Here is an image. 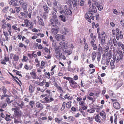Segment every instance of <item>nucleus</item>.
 Instances as JSON below:
<instances>
[{
	"instance_id": "f257e3e1",
	"label": "nucleus",
	"mask_w": 124,
	"mask_h": 124,
	"mask_svg": "<svg viewBox=\"0 0 124 124\" xmlns=\"http://www.w3.org/2000/svg\"><path fill=\"white\" fill-rule=\"evenodd\" d=\"M12 110L14 111V117H21L23 113L19 108L17 107L16 108H12Z\"/></svg>"
},
{
	"instance_id": "f03ea898",
	"label": "nucleus",
	"mask_w": 124,
	"mask_h": 124,
	"mask_svg": "<svg viewBox=\"0 0 124 124\" xmlns=\"http://www.w3.org/2000/svg\"><path fill=\"white\" fill-rule=\"evenodd\" d=\"M118 54V55L116 56V62L117 63L120 60L123 61L124 59V55L122 51L119 48L116 51Z\"/></svg>"
},
{
	"instance_id": "7ed1b4c3",
	"label": "nucleus",
	"mask_w": 124,
	"mask_h": 124,
	"mask_svg": "<svg viewBox=\"0 0 124 124\" xmlns=\"http://www.w3.org/2000/svg\"><path fill=\"white\" fill-rule=\"evenodd\" d=\"M86 96H84L83 99L81 96H80L77 98L76 100L77 101L79 102V104L80 105L83 106L85 105L86 103L85 101L86 100Z\"/></svg>"
},
{
	"instance_id": "20e7f679",
	"label": "nucleus",
	"mask_w": 124,
	"mask_h": 124,
	"mask_svg": "<svg viewBox=\"0 0 124 124\" xmlns=\"http://www.w3.org/2000/svg\"><path fill=\"white\" fill-rule=\"evenodd\" d=\"M61 48L59 47L56 46L54 48L55 51L54 53V55L57 59H60V55L61 52Z\"/></svg>"
},
{
	"instance_id": "39448f33",
	"label": "nucleus",
	"mask_w": 124,
	"mask_h": 124,
	"mask_svg": "<svg viewBox=\"0 0 124 124\" xmlns=\"http://www.w3.org/2000/svg\"><path fill=\"white\" fill-rule=\"evenodd\" d=\"M43 8L45 12L43 13V16L44 19H46L48 16L47 14L49 12V8L46 5H44L43 6Z\"/></svg>"
},
{
	"instance_id": "423d86ee",
	"label": "nucleus",
	"mask_w": 124,
	"mask_h": 124,
	"mask_svg": "<svg viewBox=\"0 0 124 124\" xmlns=\"http://www.w3.org/2000/svg\"><path fill=\"white\" fill-rule=\"evenodd\" d=\"M24 22L25 23V26L28 27L30 29H32L33 28V24L32 22H29L27 19H25L24 20Z\"/></svg>"
},
{
	"instance_id": "0eeeda50",
	"label": "nucleus",
	"mask_w": 124,
	"mask_h": 124,
	"mask_svg": "<svg viewBox=\"0 0 124 124\" xmlns=\"http://www.w3.org/2000/svg\"><path fill=\"white\" fill-rule=\"evenodd\" d=\"M54 99L53 97L52 94L47 95V97H46L44 98V100L47 103H49L52 101H53Z\"/></svg>"
},
{
	"instance_id": "6e6552de",
	"label": "nucleus",
	"mask_w": 124,
	"mask_h": 124,
	"mask_svg": "<svg viewBox=\"0 0 124 124\" xmlns=\"http://www.w3.org/2000/svg\"><path fill=\"white\" fill-rule=\"evenodd\" d=\"M95 4H92V9L89 8L88 9V14L92 15L93 14V12L96 13L97 12V10L96 7L94 6Z\"/></svg>"
},
{
	"instance_id": "1a4fd4ad",
	"label": "nucleus",
	"mask_w": 124,
	"mask_h": 124,
	"mask_svg": "<svg viewBox=\"0 0 124 124\" xmlns=\"http://www.w3.org/2000/svg\"><path fill=\"white\" fill-rule=\"evenodd\" d=\"M77 0H68L66 3L70 6H71L72 4L74 7H77Z\"/></svg>"
},
{
	"instance_id": "9d476101",
	"label": "nucleus",
	"mask_w": 124,
	"mask_h": 124,
	"mask_svg": "<svg viewBox=\"0 0 124 124\" xmlns=\"http://www.w3.org/2000/svg\"><path fill=\"white\" fill-rule=\"evenodd\" d=\"M51 23L49 24L50 25H52V26L55 27V26H57L56 24H59L60 23L58 22V20L57 19L54 18L52 19L51 20Z\"/></svg>"
},
{
	"instance_id": "9b49d317",
	"label": "nucleus",
	"mask_w": 124,
	"mask_h": 124,
	"mask_svg": "<svg viewBox=\"0 0 124 124\" xmlns=\"http://www.w3.org/2000/svg\"><path fill=\"white\" fill-rule=\"evenodd\" d=\"M70 84L71 87L73 88H76L78 87V85L77 83L73 79L71 80L70 82Z\"/></svg>"
},
{
	"instance_id": "f8f14e48",
	"label": "nucleus",
	"mask_w": 124,
	"mask_h": 124,
	"mask_svg": "<svg viewBox=\"0 0 124 124\" xmlns=\"http://www.w3.org/2000/svg\"><path fill=\"white\" fill-rule=\"evenodd\" d=\"M54 27L52 28L51 31L52 34L55 35L58 33L59 28L57 26H55Z\"/></svg>"
},
{
	"instance_id": "ddd939ff",
	"label": "nucleus",
	"mask_w": 124,
	"mask_h": 124,
	"mask_svg": "<svg viewBox=\"0 0 124 124\" xmlns=\"http://www.w3.org/2000/svg\"><path fill=\"white\" fill-rule=\"evenodd\" d=\"M85 17L86 20H87L88 22L91 23V19L93 20L94 19V16L92 15L90 17L86 13L85 15Z\"/></svg>"
},
{
	"instance_id": "4468645a",
	"label": "nucleus",
	"mask_w": 124,
	"mask_h": 124,
	"mask_svg": "<svg viewBox=\"0 0 124 124\" xmlns=\"http://www.w3.org/2000/svg\"><path fill=\"white\" fill-rule=\"evenodd\" d=\"M10 58L8 56H5L4 58V59L1 62V63L4 65H6L7 64L6 62H9V63Z\"/></svg>"
},
{
	"instance_id": "2eb2a0df",
	"label": "nucleus",
	"mask_w": 124,
	"mask_h": 124,
	"mask_svg": "<svg viewBox=\"0 0 124 124\" xmlns=\"http://www.w3.org/2000/svg\"><path fill=\"white\" fill-rule=\"evenodd\" d=\"M6 20L5 19H3L1 21L2 23L1 25V28L3 30L5 29L7 26V23L6 22Z\"/></svg>"
},
{
	"instance_id": "dca6fc26",
	"label": "nucleus",
	"mask_w": 124,
	"mask_h": 124,
	"mask_svg": "<svg viewBox=\"0 0 124 124\" xmlns=\"http://www.w3.org/2000/svg\"><path fill=\"white\" fill-rule=\"evenodd\" d=\"M63 117L64 119H67V121L68 122H73L74 121L75 118L72 116H70L67 117L65 116H63Z\"/></svg>"
},
{
	"instance_id": "f3484780",
	"label": "nucleus",
	"mask_w": 124,
	"mask_h": 124,
	"mask_svg": "<svg viewBox=\"0 0 124 124\" xmlns=\"http://www.w3.org/2000/svg\"><path fill=\"white\" fill-rule=\"evenodd\" d=\"M21 117H14V122L15 124H21L22 121L21 120Z\"/></svg>"
},
{
	"instance_id": "a211bd4d",
	"label": "nucleus",
	"mask_w": 124,
	"mask_h": 124,
	"mask_svg": "<svg viewBox=\"0 0 124 124\" xmlns=\"http://www.w3.org/2000/svg\"><path fill=\"white\" fill-rule=\"evenodd\" d=\"M16 103L17 105L20 107L22 109L24 108V103L22 101L18 100L17 102H16Z\"/></svg>"
},
{
	"instance_id": "6ab92c4d",
	"label": "nucleus",
	"mask_w": 124,
	"mask_h": 124,
	"mask_svg": "<svg viewBox=\"0 0 124 124\" xmlns=\"http://www.w3.org/2000/svg\"><path fill=\"white\" fill-rule=\"evenodd\" d=\"M35 87L33 86L32 85L30 84L28 87V91L29 93L31 94H32L35 91Z\"/></svg>"
},
{
	"instance_id": "aec40b11",
	"label": "nucleus",
	"mask_w": 124,
	"mask_h": 124,
	"mask_svg": "<svg viewBox=\"0 0 124 124\" xmlns=\"http://www.w3.org/2000/svg\"><path fill=\"white\" fill-rule=\"evenodd\" d=\"M116 38L117 40H119L120 39H122L123 36V31L121 30L120 31V33L119 34H116Z\"/></svg>"
},
{
	"instance_id": "412c9836",
	"label": "nucleus",
	"mask_w": 124,
	"mask_h": 124,
	"mask_svg": "<svg viewBox=\"0 0 124 124\" xmlns=\"http://www.w3.org/2000/svg\"><path fill=\"white\" fill-rule=\"evenodd\" d=\"M95 40L94 39H92L90 42V44L93 47V49L94 50H96L97 49V46L96 44L94 43Z\"/></svg>"
},
{
	"instance_id": "4be33fe9",
	"label": "nucleus",
	"mask_w": 124,
	"mask_h": 124,
	"mask_svg": "<svg viewBox=\"0 0 124 124\" xmlns=\"http://www.w3.org/2000/svg\"><path fill=\"white\" fill-rule=\"evenodd\" d=\"M113 60H111V61L110 63V65L111 66L110 68L112 70L114 69L115 67L114 62H115L116 60V57H113Z\"/></svg>"
},
{
	"instance_id": "5701e85b",
	"label": "nucleus",
	"mask_w": 124,
	"mask_h": 124,
	"mask_svg": "<svg viewBox=\"0 0 124 124\" xmlns=\"http://www.w3.org/2000/svg\"><path fill=\"white\" fill-rule=\"evenodd\" d=\"M114 108L116 109H118L120 108V105L119 103L117 102H115L113 104Z\"/></svg>"
},
{
	"instance_id": "b1692460",
	"label": "nucleus",
	"mask_w": 124,
	"mask_h": 124,
	"mask_svg": "<svg viewBox=\"0 0 124 124\" xmlns=\"http://www.w3.org/2000/svg\"><path fill=\"white\" fill-rule=\"evenodd\" d=\"M64 98L65 99H67L68 100L71 101L73 99V97L70 95L69 94H67L65 95L64 96Z\"/></svg>"
},
{
	"instance_id": "393cba45",
	"label": "nucleus",
	"mask_w": 124,
	"mask_h": 124,
	"mask_svg": "<svg viewBox=\"0 0 124 124\" xmlns=\"http://www.w3.org/2000/svg\"><path fill=\"white\" fill-rule=\"evenodd\" d=\"M65 11L66 14L68 15H70L72 14V12L70 9L69 8H67V6H65Z\"/></svg>"
},
{
	"instance_id": "a878e982",
	"label": "nucleus",
	"mask_w": 124,
	"mask_h": 124,
	"mask_svg": "<svg viewBox=\"0 0 124 124\" xmlns=\"http://www.w3.org/2000/svg\"><path fill=\"white\" fill-rule=\"evenodd\" d=\"M95 120L97 122L100 123L101 122V117L99 116V114H97L95 117Z\"/></svg>"
},
{
	"instance_id": "bb28decb",
	"label": "nucleus",
	"mask_w": 124,
	"mask_h": 124,
	"mask_svg": "<svg viewBox=\"0 0 124 124\" xmlns=\"http://www.w3.org/2000/svg\"><path fill=\"white\" fill-rule=\"evenodd\" d=\"M37 18L39 22V24L42 26H44V23L43 20L41 19V18L39 16H37Z\"/></svg>"
},
{
	"instance_id": "cd10ccee",
	"label": "nucleus",
	"mask_w": 124,
	"mask_h": 124,
	"mask_svg": "<svg viewBox=\"0 0 124 124\" xmlns=\"http://www.w3.org/2000/svg\"><path fill=\"white\" fill-rule=\"evenodd\" d=\"M24 68L25 70H27L31 69L32 68V67L31 65H28L27 63H25Z\"/></svg>"
},
{
	"instance_id": "c85d7f7f",
	"label": "nucleus",
	"mask_w": 124,
	"mask_h": 124,
	"mask_svg": "<svg viewBox=\"0 0 124 124\" xmlns=\"http://www.w3.org/2000/svg\"><path fill=\"white\" fill-rule=\"evenodd\" d=\"M36 106L37 107L40 108V110L43 108V105L41 103L38 102H37Z\"/></svg>"
},
{
	"instance_id": "c756f323",
	"label": "nucleus",
	"mask_w": 124,
	"mask_h": 124,
	"mask_svg": "<svg viewBox=\"0 0 124 124\" xmlns=\"http://www.w3.org/2000/svg\"><path fill=\"white\" fill-rule=\"evenodd\" d=\"M108 56V58H107L106 59V64L107 65H108L109 64L110 59L112 57L109 54L107 55L106 56Z\"/></svg>"
},
{
	"instance_id": "7c9ffc66",
	"label": "nucleus",
	"mask_w": 124,
	"mask_h": 124,
	"mask_svg": "<svg viewBox=\"0 0 124 124\" xmlns=\"http://www.w3.org/2000/svg\"><path fill=\"white\" fill-rule=\"evenodd\" d=\"M71 103L72 101H71L67 102L66 103V107L68 109L70 108L72 106Z\"/></svg>"
},
{
	"instance_id": "2f4dec72",
	"label": "nucleus",
	"mask_w": 124,
	"mask_h": 124,
	"mask_svg": "<svg viewBox=\"0 0 124 124\" xmlns=\"http://www.w3.org/2000/svg\"><path fill=\"white\" fill-rule=\"evenodd\" d=\"M17 24H15L14 25L12 26V28L14 30H17L19 32L20 31V29L19 28H17L16 27Z\"/></svg>"
},
{
	"instance_id": "473e14b6",
	"label": "nucleus",
	"mask_w": 124,
	"mask_h": 124,
	"mask_svg": "<svg viewBox=\"0 0 124 124\" xmlns=\"http://www.w3.org/2000/svg\"><path fill=\"white\" fill-rule=\"evenodd\" d=\"M30 74L33 78L34 79H36V78L37 75L35 72H31L30 73Z\"/></svg>"
},
{
	"instance_id": "72a5a7b5",
	"label": "nucleus",
	"mask_w": 124,
	"mask_h": 124,
	"mask_svg": "<svg viewBox=\"0 0 124 124\" xmlns=\"http://www.w3.org/2000/svg\"><path fill=\"white\" fill-rule=\"evenodd\" d=\"M7 27L8 28V31L9 32L10 35H11V24L9 23H7Z\"/></svg>"
},
{
	"instance_id": "f704fd0d",
	"label": "nucleus",
	"mask_w": 124,
	"mask_h": 124,
	"mask_svg": "<svg viewBox=\"0 0 124 124\" xmlns=\"http://www.w3.org/2000/svg\"><path fill=\"white\" fill-rule=\"evenodd\" d=\"M103 112H100L99 114L100 116L102 117L103 119H105L106 118V114L103 111H102Z\"/></svg>"
},
{
	"instance_id": "c9c22d12",
	"label": "nucleus",
	"mask_w": 124,
	"mask_h": 124,
	"mask_svg": "<svg viewBox=\"0 0 124 124\" xmlns=\"http://www.w3.org/2000/svg\"><path fill=\"white\" fill-rule=\"evenodd\" d=\"M96 53L95 51H93L92 53L91 57L92 58V60L93 62L94 61L96 57Z\"/></svg>"
},
{
	"instance_id": "e433bc0d",
	"label": "nucleus",
	"mask_w": 124,
	"mask_h": 124,
	"mask_svg": "<svg viewBox=\"0 0 124 124\" xmlns=\"http://www.w3.org/2000/svg\"><path fill=\"white\" fill-rule=\"evenodd\" d=\"M118 46L119 47H121L124 52V44L122 43L121 42H118Z\"/></svg>"
},
{
	"instance_id": "4c0bfd02",
	"label": "nucleus",
	"mask_w": 124,
	"mask_h": 124,
	"mask_svg": "<svg viewBox=\"0 0 124 124\" xmlns=\"http://www.w3.org/2000/svg\"><path fill=\"white\" fill-rule=\"evenodd\" d=\"M28 57L26 56L23 55V58L22 59V61L23 62H26L28 60Z\"/></svg>"
},
{
	"instance_id": "58836bf2",
	"label": "nucleus",
	"mask_w": 124,
	"mask_h": 124,
	"mask_svg": "<svg viewBox=\"0 0 124 124\" xmlns=\"http://www.w3.org/2000/svg\"><path fill=\"white\" fill-rule=\"evenodd\" d=\"M13 61H17L19 59V56L16 54H15L13 57Z\"/></svg>"
},
{
	"instance_id": "ea45409f",
	"label": "nucleus",
	"mask_w": 124,
	"mask_h": 124,
	"mask_svg": "<svg viewBox=\"0 0 124 124\" xmlns=\"http://www.w3.org/2000/svg\"><path fill=\"white\" fill-rule=\"evenodd\" d=\"M18 46L19 47L22 48L23 47L25 49H27L26 46L25 45L23 44L22 42H20L18 44Z\"/></svg>"
},
{
	"instance_id": "a19ab883",
	"label": "nucleus",
	"mask_w": 124,
	"mask_h": 124,
	"mask_svg": "<svg viewBox=\"0 0 124 124\" xmlns=\"http://www.w3.org/2000/svg\"><path fill=\"white\" fill-rule=\"evenodd\" d=\"M95 111V108H92L90 109H88L87 111L90 113H94Z\"/></svg>"
},
{
	"instance_id": "79ce46f5",
	"label": "nucleus",
	"mask_w": 124,
	"mask_h": 124,
	"mask_svg": "<svg viewBox=\"0 0 124 124\" xmlns=\"http://www.w3.org/2000/svg\"><path fill=\"white\" fill-rule=\"evenodd\" d=\"M22 7L24 10H26L27 9V4L26 3L24 2L22 4Z\"/></svg>"
},
{
	"instance_id": "37998d69",
	"label": "nucleus",
	"mask_w": 124,
	"mask_h": 124,
	"mask_svg": "<svg viewBox=\"0 0 124 124\" xmlns=\"http://www.w3.org/2000/svg\"><path fill=\"white\" fill-rule=\"evenodd\" d=\"M59 12L62 15H64L65 14L64 10L63 8L61 7L59 8Z\"/></svg>"
},
{
	"instance_id": "c03bdc74",
	"label": "nucleus",
	"mask_w": 124,
	"mask_h": 124,
	"mask_svg": "<svg viewBox=\"0 0 124 124\" xmlns=\"http://www.w3.org/2000/svg\"><path fill=\"white\" fill-rule=\"evenodd\" d=\"M25 13L21 12H20V14L21 16L22 17H25L26 16H27V14L28 13V12L27 10H25L24 11Z\"/></svg>"
},
{
	"instance_id": "a18cd8bd",
	"label": "nucleus",
	"mask_w": 124,
	"mask_h": 124,
	"mask_svg": "<svg viewBox=\"0 0 124 124\" xmlns=\"http://www.w3.org/2000/svg\"><path fill=\"white\" fill-rule=\"evenodd\" d=\"M113 43L114 46L116 47L118 45V43L115 38H114L113 39Z\"/></svg>"
},
{
	"instance_id": "49530a36",
	"label": "nucleus",
	"mask_w": 124,
	"mask_h": 124,
	"mask_svg": "<svg viewBox=\"0 0 124 124\" xmlns=\"http://www.w3.org/2000/svg\"><path fill=\"white\" fill-rule=\"evenodd\" d=\"M54 120L56 122L58 123H60L63 120V118H61L59 119L58 118L56 117Z\"/></svg>"
},
{
	"instance_id": "de8ad7c7",
	"label": "nucleus",
	"mask_w": 124,
	"mask_h": 124,
	"mask_svg": "<svg viewBox=\"0 0 124 124\" xmlns=\"http://www.w3.org/2000/svg\"><path fill=\"white\" fill-rule=\"evenodd\" d=\"M7 106V104L6 103H3L2 102L0 103V107L1 108H5Z\"/></svg>"
},
{
	"instance_id": "09e8293b",
	"label": "nucleus",
	"mask_w": 124,
	"mask_h": 124,
	"mask_svg": "<svg viewBox=\"0 0 124 124\" xmlns=\"http://www.w3.org/2000/svg\"><path fill=\"white\" fill-rule=\"evenodd\" d=\"M94 6L95 7L96 6L98 8L99 10L100 11L103 8L102 6H101L100 5L99 3L98 4H96L95 6L94 5Z\"/></svg>"
},
{
	"instance_id": "8fccbe9b",
	"label": "nucleus",
	"mask_w": 124,
	"mask_h": 124,
	"mask_svg": "<svg viewBox=\"0 0 124 124\" xmlns=\"http://www.w3.org/2000/svg\"><path fill=\"white\" fill-rule=\"evenodd\" d=\"M34 104V103L33 101H30L29 103V105L30 106V108H33Z\"/></svg>"
},
{
	"instance_id": "3c124183",
	"label": "nucleus",
	"mask_w": 124,
	"mask_h": 124,
	"mask_svg": "<svg viewBox=\"0 0 124 124\" xmlns=\"http://www.w3.org/2000/svg\"><path fill=\"white\" fill-rule=\"evenodd\" d=\"M46 77L47 78L49 79L50 78V74L49 72H45L44 73Z\"/></svg>"
},
{
	"instance_id": "603ef678",
	"label": "nucleus",
	"mask_w": 124,
	"mask_h": 124,
	"mask_svg": "<svg viewBox=\"0 0 124 124\" xmlns=\"http://www.w3.org/2000/svg\"><path fill=\"white\" fill-rule=\"evenodd\" d=\"M5 119L7 121H10L11 120V118L10 115H6Z\"/></svg>"
},
{
	"instance_id": "864d4df0",
	"label": "nucleus",
	"mask_w": 124,
	"mask_h": 124,
	"mask_svg": "<svg viewBox=\"0 0 124 124\" xmlns=\"http://www.w3.org/2000/svg\"><path fill=\"white\" fill-rule=\"evenodd\" d=\"M105 39V37L104 36H103L102 37L101 40V45L102 46L104 45Z\"/></svg>"
},
{
	"instance_id": "5fc2aeb1",
	"label": "nucleus",
	"mask_w": 124,
	"mask_h": 124,
	"mask_svg": "<svg viewBox=\"0 0 124 124\" xmlns=\"http://www.w3.org/2000/svg\"><path fill=\"white\" fill-rule=\"evenodd\" d=\"M12 72H13L16 73V75H19L20 76H21V77L22 76L21 74L20 73V72L17 70H13Z\"/></svg>"
},
{
	"instance_id": "6e6d98bb",
	"label": "nucleus",
	"mask_w": 124,
	"mask_h": 124,
	"mask_svg": "<svg viewBox=\"0 0 124 124\" xmlns=\"http://www.w3.org/2000/svg\"><path fill=\"white\" fill-rule=\"evenodd\" d=\"M2 90L3 93L5 94L7 91V89L6 88L5 86H3L2 87Z\"/></svg>"
},
{
	"instance_id": "4d7b16f0",
	"label": "nucleus",
	"mask_w": 124,
	"mask_h": 124,
	"mask_svg": "<svg viewBox=\"0 0 124 124\" xmlns=\"http://www.w3.org/2000/svg\"><path fill=\"white\" fill-rule=\"evenodd\" d=\"M57 89L59 91L60 93H64L63 90H62V87L59 86V87H57Z\"/></svg>"
},
{
	"instance_id": "13d9d810",
	"label": "nucleus",
	"mask_w": 124,
	"mask_h": 124,
	"mask_svg": "<svg viewBox=\"0 0 124 124\" xmlns=\"http://www.w3.org/2000/svg\"><path fill=\"white\" fill-rule=\"evenodd\" d=\"M75 70V69L72 68L70 67V66H68V70L70 72H73Z\"/></svg>"
},
{
	"instance_id": "bf43d9fd",
	"label": "nucleus",
	"mask_w": 124,
	"mask_h": 124,
	"mask_svg": "<svg viewBox=\"0 0 124 124\" xmlns=\"http://www.w3.org/2000/svg\"><path fill=\"white\" fill-rule=\"evenodd\" d=\"M35 61L37 63L36 65V67H39L40 66V63L38 59L37 58H36L35 60Z\"/></svg>"
},
{
	"instance_id": "052dcab7",
	"label": "nucleus",
	"mask_w": 124,
	"mask_h": 124,
	"mask_svg": "<svg viewBox=\"0 0 124 124\" xmlns=\"http://www.w3.org/2000/svg\"><path fill=\"white\" fill-rule=\"evenodd\" d=\"M9 8V7L8 6H7L4 7L2 10V12L4 13H6Z\"/></svg>"
},
{
	"instance_id": "680f3d73",
	"label": "nucleus",
	"mask_w": 124,
	"mask_h": 124,
	"mask_svg": "<svg viewBox=\"0 0 124 124\" xmlns=\"http://www.w3.org/2000/svg\"><path fill=\"white\" fill-rule=\"evenodd\" d=\"M59 17L61 18V20L63 22L66 21L65 17V16L63 15H60Z\"/></svg>"
},
{
	"instance_id": "e2e57ef3",
	"label": "nucleus",
	"mask_w": 124,
	"mask_h": 124,
	"mask_svg": "<svg viewBox=\"0 0 124 124\" xmlns=\"http://www.w3.org/2000/svg\"><path fill=\"white\" fill-rule=\"evenodd\" d=\"M66 106V102H63L62 104V108H61V110L62 111L65 108V107Z\"/></svg>"
},
{
	"instance_id": "0e129e2a",
	"label": "nucleus",
	"mask_w": 124,
	"mask_h": 124,
	"mask_svg": "<svg viewBox=\"0 0 124 124\" xmlns=\"http://www.w3.org/2000/svg\"><path fill=\"white\" fill-rule=\"evenodd\" d=\"M60 56V59H62L63 60H65L66 59V58L65 56L63 54H62V53H61Z\"/></svg>"
},
{
	"instance_id": "69168bd1",
	"label": "nucleus",
	"mask_w": 124,
	"mask_h": 124,
	"mask_svg": "<svg viewBox=\"0 0 124 124\" xmlns=\"http://www.w3.org/2000/svg\"><path fill=\"white\" fill-rule=\"evenodd\" d=\"M9 11L10 12V14H14L16 12L15 9H13L12 8H10L9 10Z\"/></svg>"
},
{
	"instance_id": "338daca9",
	"label": "nucleus",
	"mask_w": 124,
	"mask_h": 124,
	"mask_svg": "<svg viewBox=\"0 0 124 124\" xmlns=\"http://www.w3.org/2000/svg\"><path fill=\"white\" fill-rule=\"evenodd\" d=\"M88 49V46L87 43L85 44V45L84 47V50L85 51H87Z\"/></svg>"
},
{
	"instance_id": "774afa93",
	"label": "nucleus",
	"mask_w": 124,
	"mask_h": 124,
	"mask_svg": "<svg viewBox=\"0 0 124 124\" xmlns=\"http://www.w3.org/2000/svg\"><path fill=\"white\" fill-rule=\"evenodd\" d=\"M94 118L93 117H88L86 118V119L89 121L90 122H91L93 121Z\"/></svg>"
}]
</instances>
